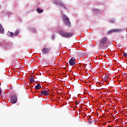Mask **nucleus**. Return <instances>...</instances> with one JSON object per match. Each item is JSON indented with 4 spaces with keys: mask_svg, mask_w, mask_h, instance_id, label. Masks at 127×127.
<instances>
[{
    "mask_svg": "<svg viewBox=\"0 0 127 127\" xmlns=\"http://www.w3.org/2000/svg\"><path fill=\"white\" fill-rule=\"evenodd\" d=\"M79 104H80V103H79V102H78V101L76 102V105H79Z\"/></svg>",
    "mask_w": 127,
    "mask_h": 127,
    "instance_id": "b1692460",
    "label": "nucleus"
},
{
    "mask_svg": "<svg viewBox=\"0 0 127 127\" xmlns=\"http://www.w3.org/2000/svg\"><path fill=\"white\" fill-rule=\"evenodd\" d=\"M69 64L70 66H74L76 64V59L75 58H71L69 60Z\"/></svg>",
    "mask_w": 127,
    "mask_h": 127,
    "instance_id": "20e7f679",
    "label": "nucleus"
},
{
    "mask_svg": "<svg viewBox=\"0 0 127 127\" xmlns=\"http://www.w3.org/2000/svg\"><path fill=\"white\" fill-rule=\"evenodd\" d=\"M91 10L92 11H93L94 13H99V12H100V10H99V9L92 8Z\"/></svg>",
    "mask_w": 127,
    "mask_h": 127,
    "instance_id": "9d476101",
    "label": "nucleus"
},
{
    "mask_svg": "<svg viewBox=\"0 0 127 127\" xmlns=\"http://www.w3.org/2000/svg\"><path fill=\"white\" fill-rule=\"evenodd\" d=\"M66 65H67V66H69V64H66Z\"/></svg>",
    "mask_w": 127,
    "mask_h": 127,
    "instance_id": "a878e982",
    "label": "nucleus"
},
{
    "mask_svg": "<svg viewBox=\"0 0 127 127\" xmlns=\"http://www.w3.org/2000/svg\"><path fill=\"white\" fill-rule=\"evenodd\" d=\"M7 35L9 37H13L14 33L8 31L7 33Z\"/></svg>",
    "mask_w": 127,
    "mask_h": 127,
    "instance_id": "1a4fd4ad",
    "label": "nucleus"
},
{
    "mask_svg": "<svg viewBox=\"0 0 127 127\" xmlns=\"http://www.w3.org/2000/svg\"><path fill=\"white\" fill-rule=\"evenodd\" d=\"M29 30L32 32H35V31H36V30L34 28H29Z\"/></svg>",
    "mask_w": 127,
    "mask_h": 127,
    "instance_id": "a211bd4d",
    "label": "nucleus"
},
{
    "mask_svg": "<svg viewBox=\"0 0 127 127\" xmlns=\"http://www.w3.org/2000/svg\"><path fill=\"white\" fill-rule=\"evenodd\" d=\"M49 96V92L47 90H41L40 92V96Z\"/></svg>",
    "mask_w": 127,
    "mask_h": 127,
    "instance_id": "0eeeda50",
    "label": "nucleus"
},
{
    "mask_svg": "<svg viewBox=\"0 0 127 127\" xmlns=\"http://www.w3.org/2000/svg\"><path fill=\"white\" fill-rule=\"evenodd\" d=\"M19 34V30H16L15 32L14 33V36H17Z\"/></svg>",
    "mask_w": 127,
    "mask_h": 127,
    "instance_id": "4468645a",
    "label": "nucleus"
},
{
    "mask_svg": "<svg viewBox=\"0 0 127 127\" xmlns=\"http://www.w3.org/2000/svg\"><path fill=\"white\" fill-rule=\"evenodd\" d=\"M60 34L61 35V36H63L64 38H66L67 37H71V36H73V33H66L64 32L63 31H60Z\"/></svg>",
    "mask_w": 127,
    "mask_h": 127,
    "instance_id": "7ed1b4c3",
    "label": "nucleus"
},
{
    "mask_svg": "<svg viewBox=\"0 0 127 127\" xmlns=\"http://www.w3.org/2000/svg\"><path fill=\"white\" fill-rule=\"evenodd\" d=\"M108 75H106L103 77V79H104V80H105V81H106V80H108Z\"/></svg>",
    "mask_w": 127,
    "mask_h": 127,
    "instance_id": "aec40b11",
    "label": "nucleus"
},
{
    "mask_svg": "<svg viewBox=\"0 0 127 127\" xmlns=\"http://www.w3.org/2000/svg\"><path fill=\"white\" fill-rule=\"evenodd\" d=\"M0 33H1L3 34V33H4V30L3 29V28L2 27V26L0 24Z\"/></svg>",
    "mask_w": 127,
    "mask_h": 127,
    "instance_id": "9b49d317",
    "label": "nucleus"
},
{
    "mask_svg": "<svg viewBox=\"0 0 127 127\" xmlns=\"http://www.w3.org/2000/svg\"><path fill=\"white\" fill-rule=\"evenodd\" d=\"M122 29H114L111 30L110 31H109V33H112L113 32H121L122 31Z\"/></svg>",
    "mask_w": 127,
    "mask_h": 127,
    "instance_id": "6e6552de",
    "label": "nucleus"
},
{
    "mask_svg": "<svg viewBox=\"0 0 127 127\" xmlns=\"http://www.w3.org/2000/svg\"><path fill=\"white\" fill-rule=\"evenodd\" d=\"M59 5V6H62V7H64V8H65V5H64V3L62 2L61 1H60Z\"/></svg>",
    "mask_w": 127,
    "mask_h": 127,
    "instance_id": "ddd939ff",
    "label": "nucleus"
},
{
    "mask_svg": "<svg viewBox=\"0 0 127 127\" xmlns=\"http://www.w3.org/2000/svg\"><path fill=\"white\" fill-rule=\"evenodd\" d=\"M100 47L104 48V49H107L108 46H105V44H107V38L104 37L100 41L99 43Z\"/></svg>",
    "mask_w": 127,
    "mask_h": 127,
    "instance_id": "f03ea898",
    "label": "nucleus"
},
{
    "mask_svg": "<svg viewBox=\"0 0 127 127\" xmlns=\"http://www.w3.org/2000/svg\"><path fill=\"white\" fill-rule=\"evenodd\" d=\"M42 52L43 54H47V55H48L49 54V53H50V48H44L43 49V51Z\"/></svg>",
    "mask_w": 127,
    "mask_h": 127,
    "instance_id": "423d86ee",
    "label": "nucleus"
},
{
    "mask_svg": "<svg viewBox=\"0 0 127 127\" xmlns=\"http://www.w3.org/2000/svg\"><path fill=\"white\" fill-rule=\"evenodd\" d=\"M60 0H56L54 1V3H55V4H57V5H59V3H60Z\"/></svg>",
    "mask_w": 127,
    "mask_h": 127,
    "instance_id": "f8f14e48",
    "label": "nucleus"
},
{
    "mask_svg": "<svg viewBox=\"0 0 127 127\" xmlns=\"http://www.w3.org/2000/svg\"><path fill=\"white\" fill-rule=\"evenodd\" d=\"M1 95V88L0 87V96Z\"/></svg>",
    "mask_w": 127,
    "mask_h": 127,
    "instance_id": "5701e85b",
    "label": "nucleus"
},
{
    "mask_svg": "<svg viewBox=\"0 0 127 127\" xmlns=\"http://www.w3.org/2000/svg\"><path fill=\"white\" fill-rule=\"evenodd\" d=\"M55 39V35L53 34L52 36V40H54Z\"/></svg>",
    "mask_w": 127,
    "mask_h": 127,
    "instance_id": "412c9836",
    "label": "nucleus"
},
{
    "mask_svg": "<svg viewBox=\"0 0 127 127\" xmlns=\"http://www.w3.org/2000/svg\"><path fill=\"white\" fill-rule=\"evenodd\" d=\"M110 22H111V23H115L116 22V19L113 18V19H110L109 20Z\"/></svg>",
    "mask_w": 127,
    "mask_h": 127,
    "instance_id": "f3484780",
    "label": "nucleus"
},
{
    "mask_svg": "<svg viewBox=\"0 0 127 127\" xmlns=\"http://www.w3.org/2000/svg\"><path fill=\"white\" fill-rule=\"evenodd\" d=\"M30 82H31V83H34V82H35V80H34V78L32 77V78H30Z\"/></svg>",
    "mask_w": 127,
    "mask_h": 127,
    "instance_id": "6ab92c4d",
    "label": "nucleus"
},
{
    "mask_svg": "<svg viewBox=\"0 0 127 127\" xmlns=\"http://www.w3.org/2000/svg\"><path fill=\"white\" fill-rule=\"evenodd\" d=\"M88 117H89V118H92V117L91 116H89Z\"/></svg>",
    "mask_w": 127,
    "mask_h": 127,
    "instance_id": "393cba45",
    "label": "nucleus"
},
{
    "mask_svg": "<svg viewBox=\"0 0 127 127\" xmlns=\"http://www.w3.org/2000/svg\"><path fill=\"white\" fill-rule=\"evenodd\" d=\"M62 19L64 23L68 26V27H70L71 26V22H70V19L65 15L63 14L62 16Z\"/></svg>",
    "mask_w": 127,
    "mask_h": 127,
    "instance_id": "f257e3e1",
    "label": "nucleus"
},
{
    "mask_svg": "<svg viewBox=\"0 0 127 127\" xmlns=\"http://www.w3.org/2000/svg\"><path fill=\"white\" fill-rule=\"evenodd\" d=\"M123 56H124V57H127V53H124L123 54Z\"/></svg>",
    "mask_w": 127,
    "mask_h": 127,
    "instance_id": "4be33fe9",
    "label": "nucleus"
},
{
    "mask_svg": "<svg viewBox=\"0 0 127 127\" xmlns=\"http://www.w3.org/2000/svg\"><path fill=\"white\" fill-rule=\"evenodd\" d=\"M41 88V85L39 84H38L36 86H35V89L37 90H39Z\"/></svg>",
    "mask_w": 127,
    "mask_h": 127,
    "instance_id": "2eb2a0df",
    "label": "nucleus"
},
{
    "mask_svg": "<svg viewBox=\"0 0 127 127\" xmlns=\"http://www.w3.org/2000/svg\"><path fill=\"white\" fill-rule=\"evenodd\" d=\"M37 11L39 13H42V12H43V10L38 8L37 9Z\"/></svg>",
    "mask_w": 127,
    "mask_h": 127,
    "instance_id": "dca6fc26",
    "label": "nucleus"
},
{
    "mask_svg": "<svg viewBox=\"0 0 127 127\" xmlns=\"http://www.w3.org/2000/svg\"><path fill=\"white\" fill-rule=\"evenodd\" d=\"M11 102L12 104H15L17 102V97L16 95H12L11 97Z\"/></svg>",
    "mask_w": 127,
    "mask_h": 127,
    "instance_id": "39448f33",
    "label": "nucleus"
}]
</instances>
